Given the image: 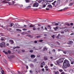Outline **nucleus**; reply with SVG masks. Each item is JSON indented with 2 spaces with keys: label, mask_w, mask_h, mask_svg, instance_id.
Returning a JSON list of instances; mask_svg holds the SVG:
<instances>
[{
  "label": "nucleus",
  "mask_w": 74,
  "mask_h": 74,
  "mask_svg": "<svg viewBox=\"0 0 74 74\" xmlns=\"http://www.w3.org/2000/svg\"><path fill=\"white\" fill-rule=\"evenodd\" d=\"M63 70L62 69H60L59 70V71H60V72H62Z\"/></svg>",
  "instance_id": "nucleus-34"
},
{
  "label": "nucleus",
  "mask_w": 74,
  "mask_h": 74,
  "mask_svg": "<svg viewBox=\"0 0 74 74\" xmlns=\"http://www.w3.org/2000/svg\"><path fill=\"white\" fill-rule=\"evenodd\" d=\"M33 30H36V28L34 27H33Z\"/></svg>",
  "instance_id": "nucleus-54"
},
{
  "label": "nucleus",
  "mask_w": 74,
  "mask_h": 74,
  "mask_svg": "<svg viewBox=\"0 0 74 74\" xmlns=\"http://www.w3.org/2000/svg\"><path fill=\"white\" fill-rule=\"evenodd\" d=\"M26 3H29L30 1L29 0H25Z\"/></svg>",
  "instance_id": "nucleus-27"
},
{
  "label": "nucleus",
  "mask_w": 74,
  "mask_h": 74,
  "mask_svg": "<svg viewBox=\"0 0 74 74\" xmlns=\"http://www.w3.org/2000/svg\"><path fill=\"white\" fill-rule=\"evenodd\" d=\"M18 74H21V72H20V71H18Z\"/></svg>",
  "instance_id": "nucleus-64"
},
{
  "label": "nucleus",
  "mask_w": 74,
  "mask_h": 74,
  "mask_svg": "<svg viewBox=\"0 0 74 74\" xmlns=\"http://www.w3.org/2000/svg\"><path fill=\"white\" fill-rule=\"evenodd\" d=\"M39 41L40 42H42L43 41V40H39Z\"/></svg>",
  "instance_id": "nucleus-45"
},
{
  "label": "nucleus",
  "mask_w": 74,
  "mask_h": 74,
  "mask_svg": "<svg viewBox=\"0 0 74 74\" xmlns=\"http://www.w3.org/2000/svg\"><path fill=\"white\" fill-rule=\"evenodd\" d=\"M41 64L44 66V65H45V62H42L41 63Z\"/></svg>",
  "instance_id": "nucleus-26"
},
{
  "label": "nucleus",
  "mask_w": 74,
  "mask_h": 74,
  "mask_svg": "<svg viewBox=\"0 0 74 74\" xmlns=\"http://www.w3.org/2000/svg\"><path fill=\"white\" fill-rule=\"evenodd\" d=\"M22 35H24V34H26V32H23L21 33Z\"/></svg>",
  "instance_id": "nucleus-20"
},
{
  "label": "nucleus",
  "mask_w": 74,
  "mask_h": 74,
  "mask_svg": "<svg viewBox=\"0 0 74 74\" xmlns=\"http://www.w3.org/2000/svg\"><path fill=\"white\" fill-rule=\"evenodd\" d=\"M47 2H52V1H53V0H46Z\"/></svg>",
  "instance_id": "nucleus-14"
},
{
  "label": "nucleus",
  "mask_w": 74,
  "mask_h": 74,
  "mask_svg": "<svg viewBox=\"0 0 74 74\" xmlns=\"http://www.w3.org/2000/svg\"><path fill=\"white\" fill-rule=\"evenodd\" d=\"M8 53H11V52H10V50H8Z\"/></svg>",
  "instance_id": "nucleus-58"
},
{
  "label": "nucleus",
  "mask_w": 74,
  "mask_h": 74,
  "mask_svg": "<svg viewBox=\"0 0 74 74\" xmlns=\"http://www.w3.org/2000/svg\"><path fill=\"white\" fill-rule=\"evenodd\" d=\"M47 56H45L44 57V59L45 60H47Z\"/></svg>",
  "instance_id": "nucleus-18"
},
{
  "label": "nucleus",
  "mask_w": 74,
  "mask_h": 74,
  "mask_svg": "<svg viewBox=\"0 0 74 74\" xmlns=\"http://www.w3.org/2000/svg\"><path fill=\"white\" fill-rule=\"evenodd\" d=\"M3 62H4V63H6V64H7V61L5 60H3Z\"/></svg>",
  "instance_id": "nucleus-28"
},
{
  "label": "nucleus",
  "mask_w": 74,
  "mask_h": 74,
  "mask_svg": "<svg viewBox=\"0 0 74 74\" xmlns=\"http://www.w3.org/2000/svg\"><path fill=\"white\" fill-rule=\"evenodd\" d=\"M5 42H3L1 43L0 44V46L1 48H3V47H5Z\"/></svg>",
  "instance_id": "nucleus-2"
},
{
  "label": "nucleus",
  "mask_w": 74,
  "mask_h": 74,
  "mask_svg": "<svg viewBox=\"0 0 74 74\" xmlns=\"http://www.w3.org/2000/svg\"><path fill=\"white\" fill-rule=\"evenodd\" d=\"M39 5V4L37 2L34 3L33 5V7H38V6Z\"/></svg>",
  "instance_id": "nucleus-3"
},
{
  "label": "nucleus",
  "mask_w": 74,
  "mask_h": 74,
  "mask_svg": "<svg viewBox=\"0 0 74 74\" xmlns=\"http://www.w3.org/2000/svg\"><path fill=\"white\" fill-rule=\"evenodd\" d=\"M6 1H7V0H4L2 2V3H5L6 4L8 3L7 2H6Z\"/></svg>",
  "instance_id": "nucleus-16"
},
{
  "label": "nucleus",
  "mask_w": 74,
  "mask_h": 74,
  "mask_svg": "<svg viewBox=\"0 0 74 74\" xmlns=\"http://www.w3.org/2000/svg\"><path fill=\"white\" fill-rule=\"evenodd\" d=\"M28 33H31V32H30V31H27Z\"/></svg>",
  "instance_id": "nucleus-60"
},
{
  "label": "nucleus",
  "mask_w": 74,
  "mask_h": 74,
  "mask_svg": "<svg viewBox=\"0 0 74 74\" xmlns=\"http://www.w3.org/2000/svg\"><path fill=\"white\" fill-rule=\"evenodd\" d=\"M70 65L69 63V62L67 60H64V62L63 63V65L62 66V68L63 69H66L67 67H70Z\"/></svg>",
  "instance_id": "nucleus-1"
},
{
  "label": "nucleus",
  "mask_w": 74,
  "mask_h": 74,
  "mask_svg": "<svg viewBox=\"0 0 74 74\" xmlns=\"http://www.w3.org/2000/svg\"><path fill=\"white\" fill-rule=\"evenodd\" d=\"M10 42H11V43L12 44H14V41L12 40H10Z\"/></svg>",
  "instance_id": "nucleus-21"
},
{
  "label": "nucleus",
  "mask_w": 74,
  "mask_h": 74,
  "mask_svg": "<svg viewBox=\"0 0 74 74\" xmlns=\"http://www.w3.org/2000/svg\"><path fill=\"white\" fill-rule=\"evenodd\" d=\"M61 33L62 34H64V31H62L61 32Z\"/></svg>",
  "instance_id": "nucleus-56"
},
{
  "label": "nucleus",
  "mask_w": 74,
  "mask_h": 74,
  "mask_svg": "<svg viewBox=\"0 0 74 74\" xmlns=\"http://www.w3.org/2000/svg\"><path fill=\"white\" fill-rule=\"evenodd\" d=\"M5 38H2L1 39V41H3V40H4Z\"/></svg>",
  "instance_id": "nucleus-29"
},
{
  "label": "nucleus",
  "mask_w": 74,
  "mask_h": 74,
  "mask_svg": "<svg viewBox=\"0 0 74 74\" xmlns=\"http://www.w3.org/2000/svg\"><path fill=\"white\" fill-rule=\"evenodd\" d=\"M41 67H42V68L44 67V66L42 65H41L40 66Z\"/></svg>",
  "instance_id": "nucleus-57"
},
{
  "label": "nucleus",
  "mask_w": 74,
  "mask_h": 74,
  "mask_svg": "<svg viewBox=\"0 0 74 74\" xmlns=\"http://www.w3.org/2000/svg\"><path fill=\"white\" fill-rule=\"evenodd\" d=\"M56 3V1H55L54 2L52 3V4L53 5V7H55V3Z\"/></svg>",
  "instance_id": "nucleus-13"
},
{
  "label": "nucleus",
  "mask_w": 74,
  "mask_h": 74,
  "mask_svg": "<svg viewBox=\"0 0 74 74\" xmlns=\"http://www.w3.org/2000/svg\"><path fill=\"white\" fill-rule=\"evenodd\" d=\"M36 57V56H34V55H32L31 56V58H32V59H34V58H35Z\"/></svg>",
  "instance_id": "nucleus-9"
},
{
  "label": "nucleus",
  "mask_w": 74,
  "mask_h": 74,
  "mask_svg": "<svg viewBox=\"0 0 74 74\" xmlns=\"http://www.w3.org/2000/svg\"><path fill=\"white\" fill-rule=\"evenodd\" d=\"M71 25H73V23H70Z\"/></svg>",
  "instance_id": "nucleus-62"
},
{
  "label": "nucleus",
  "mask_w": 74,
  "mask_h": 74,
  "mask_svg": "<svg viewBox=\"0 0 74 74\" xmlns=\"http://www.w3.org/2000/svg\"><path fill=\"white\" fill-rule=\"evenodd\" d=\"M41 1H42V0H39V1H38V3H41Z\"/></svg>",
  "instance_id": "nucleus-48"
},
{
  "label": "nucleus",
  "mask_w": 74,
  "mask_h": 74,
  "mask_svg": "<svg viewBox=\"0 0 74 74\" xmlns=\"http://www.w3.org/2000/svg\"><path fill=\"white\" fill-rule=\"evenodd\" d=\"M30 7H31V6L29 5L26 8H27V9H29V8H30Z\"/></svg>",
  "instance_id": "nucleus-22"
},
{
  "label": "nucleus",
  "mask_w": 74,
  "mask_h": 74,
  "mask_svg": "<svg viewBox=\"0 0 74 74\" xmlns=\"http://www.w3.org/2000/svg\"><path fill=\"white\" fill-rule=\"evenodd\" d=\"M60 36V34H58V35L57 37H56L57 38H59V36Z\"/></svg>",
  "instance_id": "nucleus-41"
},
{
  "label": "nucleus",
  "mask_w": 74,
  "mask_h": 74,
  "mask_svg": "<svg viewBox=\"0 0 74 74\" xmlns=\"http://www.w3.org/2000/svg\"><path fill=\"white\" fill-rule=\"evenodd\" d=\"M67 8H68V7H66L64 9V10H66Z\"/></svg>",
  "instance_id": "nucleus-38"
},
{
  "label": "nucleus",
  "mask_w": 74,
  "mask_h": 74,
  "mask_svg": "<svg viewBox=\"0 0 74 74\" xmlns=\"http://www.w3.org/2000/svg\"><path fill=\"white\" fill-rule=\"evenodd\" d=\"M59 60H57L56 62V65L57 66H59L60 64H59Z\"/></svg>",
  "instance_id": "nucleus-10"
},
{
  "label": "nucleus",
  "mask_w": 74,
  "mask_h": 74,
  "mask_svg": "<svg viewBox=\"0 0 74 74\" xmlns=\"http://www.w3.org/2000/svg\"><path fill=\"white\" fill-rule=\"evenodd\" d=\"M23 31L27 30V29H25V28H24L23 29Z\"/></svg>",
  "instance_id": "nucleus-46"
},
{
  "label": "nucleus",
  "mask_w": 74,
  "mask_h": 74,
  "mask_svg": "<svg viewBox=\"0 0 74 74\" xmlns=\"http://www.w3.org/2000/svg\"><path fill=\"white\" fill-rule=\"evenodd\" d=\"M42 51H47V47H44Z\"/></svg>",
  "instance_id": "nucleus-11"
},
{
  "label": "nucleus",
  "mask_w": 74,
  "mask_h": 74,
  "mask_svg": "<svg viewBox=\"0 0 74 74\" xmlns=\"http://www.w3.org/2000/svg\"><path fill=\"white\" fill-rule=\"evenodd\" d=\"M34 43H37V40H35L34 41Z\"/></svg>",
  "instance_id": "nucleus-59"
},
{
  "label": "nucleus",
  "mask_w": 74,
  "mask_h": 74,
  "mask_svg": "<svg viewBox=\"0 0 74 74\" xmlns=\"http://www.w3.org/2000/svg\"><path fill=\"white\" fill-rule=\"evenodd\" d=\"M56 74H59V72L58 71H57L56 72Z\"/></svg>",
  "instance_id": "nucleus-37"
},
{
  "label": "nucleus",
  "mask_w": 74,
  "mask_h": 74,
  "mask_svg": "<svg viewBox=\"0 0 74 74\" xmlns=\"http://www.w3.org/2000/svg\"><path fill=\"white\" fill-rule=\"evenodd\" d=\"M29 72H30V73H33V71L32 70H30L29 71Z\"/></svg>",
  "instance_id": "nucleus-53"
},
{
  "label": "nucleus",
  "mask_w": 74,
  "mask_h": 74,
  "mask_svg": "<svg viewBox=\"0 0 74 74\" xmlns=\"http://www.w3.org/2000/svg\"><path fill=\"white\" fill-rule=\"evenodd\" d=\"M29 52L31 53H33V50H31L29 51Z\"/></svg>",
  "instance_id": "nucleus-36"
},
{
  "label": "nucleus",
  "mask_w": 74,
  "mask_h": 74,
  "mask_svg": "<svg viewBox=\"0 0 74 74\" xmlns=\"http://www.w3.org/2000/svg\"><path fill=\"white\" fill-rule=\"evenodd\" d=\"M15 2L14 1H13L12 2V3L13 5H14V3H15Z\"/></svg>",
  "instance_id": "nucleus-52"
},
{
  "label": "nucleus",
  "mask_w": 74,
  "mask_h": 74,
  "mask_svg": "<svg viewBox=\"0 0 74 74\" xmlns=\"http://www.w3.org/2000/svg\"><path fill=\"white\" fill-rule=\"evenodd\" d=\"M36 61H37V60L36 59H35L34 60V62H36Z\"/></svg>",
  "instance_id": "nucleus-61"
},
{
  "label": "nucleus",
  "mask_w": 74,
  "mask_h": 74,
  "mask_svg": "<svg viewBox=\"0 0 74 74\" xmlns=\"http://www.w3.org/2000/svg\"><path fill=\"white\" fill-rule=\"evenodd\" d=\"M16 31H19V32H22V30L19 29H16Z\"/></svg>",
  "instance_id": "nucleus-24"
},
{
  "label": "nucleus",
  "mask_w": 74,
  "mask_h": 74,
  "mask_svg": "<svg viewBox=\"0 0 74 74\" xmlns=\"http://www.w3.org/2000/svg\"><path fill=\"white\" fill-rule=\"evenodd\" d=\"M37 38H40L41 37V36H36Z\"/></svg>",
  "instance_id": "nucleus-43"
},
{
  "label": "nucleus",
  "mask_w": 74,
  "mask_h": 74,
  "mask_svg": "<svg viewBox=\"0 0 74 74\" xmlns=\"http://www.w3.org/2000/svg\"><path fill=\"white\" fill-rule=\"evenodd\" d=\"M65 25H67L68 26H70V24L69 23H65Z\"/></svg>",
  "instance_id": "nucleus-15"
},
{
  "label": "nucleus",
  "mask_w": 74,
  "mask_h": 74,
  "mask_svg": "<svg viewBox=\"0 0 74 74\" xmlns=\"http://www.w3.org/2000/svg\"><path fill=\"white\" fill-rule=\"evenodd\" d=\"M63 60H64L63 58H61L59 59L58 61L60 63H63Z\"/></svg>",
  "instance_id": "nucleus-6"
},
{
  "label": "nucleus",
  "mask_w": 74,
  "mask_h": 74,
  "mask_svg": "<svg viewBox=\"0 0 74 74\" xmlns=\"http://www.w3.org/2000/svg\"><path fill=\"white\" fill-rule=\"evenodd\" d=\"M60 4V0H58L57 1V5H59Z\"/></svg>",
  "instance_id": "nucleus-7"
},
{
  "label": "nucleus",
  "mask_w": 74,
  "mask_h": 74,
  "mask_svg": "<svg viewBox=\"0 0 74 74\" xmlns=\"http://www.w3.org/2000/svg\"><path fill=\"white\" fill-rule=\"evenodd\" d=\"M16 5H20L18 4V3H17V4H14V6H16Z\"/></svg>",
  "instance_id": "nucleus-39"
},
{
  "label": "nucleus",
  "mask_w": 74,
  "mask_h": 74,
  "mask_svg": "<svg viewBox=\"0 0 74 74\" xmlns=\"http://www.w3.org/2000/svg\"><path fill=\"white\" fill-rule=\"evenodd\" d=\"M27 36H28V37H31V38H32V37H33V36L30 35H27Z\"/></svg>",
  "instance_id": "nucleus-23"
},
{
  "label": "nucleus",
  "mask_w": 74,
  "mask_h": 74,
  "mask_svg": "<svg viewBox=\"0 0 74 74\" xmlns=\"http://www.w3.org/2000/svg\"><path fill=\"white\" fill-rule=\"evenodd\" d=\"M60 22H58V23H56V26L59 25V24H60Z\"/></svg>",
  "instance_id": "nucleus-40"
},
{
  "label": "nucleus",
  "mask_w": 74,
  "mask_h": 74,
  "mask_svg": "<svg viewBox=\"0 0 74 74\" xmlns=\"http://www.w3.org/2000/svg\"><path fill=\"white\" fill-rule=\"evenodd\" d=\"M14 24H13V23H10V26H11V27H12V26H13L14 25Z\"/></svg>",
  "instance_id": "nucleus-30"
},
{
  "label": "nucleus",
  "mask_w": 74,
  "mask_h": 74,
  "mask_svg": "<svg viewBox=\"0 0 74 74\" xmlns=\"http://www.w3.org/2000/svg\"><path fill=\"white\" fill-rule=\"evenodd\" d=\"M2 72H1L2 74H4V71H3V70H2Z\"/></svg>",
  "instance_id": "nucleus-47"
},
{
  "label": "nucleus",
  "mask_w": 74,
  "mask_h": 74,
  "mask_svg": "<svg viewBox=\"0 0 74 74\" xmlns=\"http://www.w3.org/2000/svg\"><path fill=\"white\" fill-rule=\"evenodd\" d=\"M73 5V3H69V6H71V5Z\"/></svg>",
  "instance_id": "nucleus-33"
},
{
  "label": "nucleus",
  "mask_w": 74,
  "mask_h": 74,
  "mask_svg": "<svg viewBox=\"0 0 74 74\" xmlns=\"http://www.w3.org/2000/svg\"><path fill=\"white\" fill-rule=\"evenodd\" d=\"M51 37L53 38H55L54 37H55V35H53V36H51Z\"/></svg>",
  "instance_id": "nucleus-44"
},
{
  "label": "nucleus",
  "mask_w": 74,
  "mask_h": 74,
  "mask_svg": "<svg viewBox=\"0 0 74 74\" xmlns=\"http://www.w3.org/2000/svg\"><path fill=\"white\" fill-rule=\"evenodd\" d=\"M20 48V47L18 46V47H14L13 48V49H15V48Z\"/></svg>",
  "instance_id": "nucleus-31"
},
{
  "label": "nucleus",
  "mask_w": 74,
  "mask_h": 74,
  "mask_svg": "<svg viewBox=\"0 0 74 74\" xmlns=\"http://www.w3.org/2000/svg\"><path fill=\"white\" fill-rule=\"evenodd\" d=\"M6 45L7 46H8L9 45V43H7V44H6Z\"/></svg>",
  "instance_id": "nucleus-63"
},
{
  "label": "nucleus",
  "mask_w": 74,
  "mask_h": 74,
  "mask_svg": "<svg viewBox=\"0 0 74 74\" xmlns=\"http://www.w3.org/2000/svg\"><path fill=\"white\" fill-rule=\"evenodd\" d=\"M34 25H30L29 27H34Z\"/></svg>",
  "instance_id": "nucleus-25"
},
{
  "label": "nucleus",
  "mask_w": 74,
  "mask_h": 74,
  "mask_svg": "<svg viewBox=\"0 0 74 74\" xmlns=\"http://www.w3.org/2000/svg\"><path fill=\"white\" fill-rule=\"evenodd\" d=\"M3 52L5 53V54H6V55H8V52H5V51H3Z\"/></svg>",
  "instance_id": "nucleus-19"
},
{
  "label": "nucleus",
  "mask_w": 74,
  "mask_h": 74,
  "mask_svg": "<svg viewBox=\"0 0 74 74\" xmlns=\"http://www.w3.org/2000/svg\"><path fill=\"white\" fill-rule=\"evenodd\" d=\"M42 7L43 8H44L46 7V5L47 4V3L45 1H44L42 3Z\"/></svg>",
  "instance_id": "nucleus-4"
},
{
  "label": "nucleus",
  "mask_w": 74,
  "mask_h": 74,
  "mask_svg": "<svg viewBox=\"0 0 74 74\" xmlns=\"http://www.w3.org/2000/svg\"><path fill=\"white\" fill-rule=\"evenodd\" d=\"M69 59L70 61L71 62V64H74V60L73 58H69Z\"/></svg>",
  "instance_id": "nucleus-5"
},
{
  "label": "nucleus",
  "mask_w": 74,
  "mask_h": 74,
  "mask_svg": "<svg viewBox=\"0 0 74 74\" xmlns=\"http://www.w3.org/2000/svg\"><path fill=\"white\" fill-rule=\"evenodd\" d=\"M45 69H44V68H43L42 69V71H45Z\"/></svg>",
  "instance_id": "nucleus-51"
},
{
  "label": "nucleus",
  "mask_w": 74,
  "mask_h": 74,
  "mask_svg": "<svg viewBox=\"0 0 74 74\" xmlns=\"http://www.w3.org/2000/svg\"><path fill=\"white\" fill-rule=\"evenodd\" d=\"M56 43H57L58 44V45H60V43H59V42H56Z\"/></svg>",
  "instance_id": "nucleus-55"
},
{
  "label": "nucleus",
  "mask_w": 74,
  "mask_h": 74,
  "mask_svg": "<svg viewBox=\"0 0 74 74\" xmlns=\"http://www.w3.org/2000/svg\"><path fill=\"white\" fill-rule=\"evenodd\" d=\"M64 32H67V31H68V29H65L64 30Z\"/></svg>",
  "instance_id": "nucleus-32"
},
{
  "label": "nucleus",
  "mask_w": 74,
  "mask_h": 74,
  "mask_svg": "<svg viewBox=\"0 0 74 74\" xmlns=\"http://www.w3.org/2000/svg\"><path fill=\"white\" fill-rule=\"evenodd\" d=\"M47 7H49L50 8H52V6L51 5H49L47 6Z\"/></svg>",
  "instance_id": "nucleus-12"
},
{
  "label": "nucleus",
  "mask_w": 74,
  "mask_h": 74,
  "mask_svg": "<svg viewBox=\"0 0 74 74\" xmlns=\"http://www.w3.org/2000/svg\"><path fill=\"white\" fill-rule=\"evenodd\" d=\"M53 52H55V49H53L52 51Z\"/></svg>",
  "instance_id": "nucleus-50"
},
{
  "label": "nucleus",
  "mask_w": 74,
  "mask_h": 74,
  "mask_svg": "<svg viewBox=\"0 0 74 74\" xmlns=\"http://www.w3.org/2000/svg\"><path fill=\"white\" fill-rule=\"evenodd\" d=\"M63 53H64V54H66V51H63Z\"/></svg>",
  "instance_id": "nucleus-49"
},
{
  "label": "nucleus",
  "mask_w": 74,
  "mask_h": 74,
  "mask_svg": "<svg viewBox=\"0 0 74 74\" xmlns=\"http://www.w3.org/2000/svg\"><path fill=\"white\" fill-rule=\"evenodd\" d=\"M61 74H67V73H64V72H63L61 73Z\"/></svg>",
  "instance_id": "nucleus-42"
},
{
  "label": "nucleus",
  "mask_w": 74,
  "mask_h": 74,
  "mask_svg": "<svg viewBox=\"0 0 74 74\" xmlns=\"http://www.w3.org/2000/svg\"><path fill=\"white\" fill-rule=\"evenodd\" d=\"M59 29V27H56V30H58V29Z\"/></svg>",
  "instance_id": "nucleus-35"
},
{
  "label": "nucleus",
  "mask_w": 74,
  "mask_h": 74,
  "mask_svg": "<svg viewBox=\"0 0 74 74\" xmlns=\"http://www.w3.org/2000/svg\"><path fill=\"white\" fill-rule=\"evenodd\" d=\"M47 27L48 29H51V26L49 25H48V26Z\"/></svg>",
  "instance_id": "nucleus-17"
},
{
  "label": "nucleus",
  "mask_w": 74,
  "mask_h": 74,
  "mask_svg": "<svg viewBox=\"0 0 74 74\" xmlns=\"http://www.w3.org/2000/svg\"><path fill=\"white\" fill-rule=\"evenodd\" d=\"M73 43V42L71 41H69L68 42V44H69V45H70V44H72Z\"/></svg>",
  "instance_id": "nucleus-8"
}]
</instances>
